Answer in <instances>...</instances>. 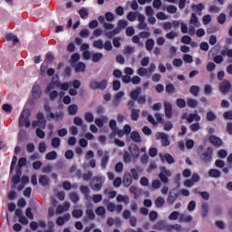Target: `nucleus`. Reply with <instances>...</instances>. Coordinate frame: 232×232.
Masks as SVG:
<instances>
[{"mask_svg":"<svg viewBox=\"0 0 232 232\" xmlns=\"http://www.w3.org/2000/svg\"><path fill=\"white\" fill-rule=\"evenodd\" d=\"M152 229H155L156 231L165 230L167 232H172L173 230L180 231L182 226L179 224L169 225L165 220H160L152 227Z\"/></svg>","mask_w":232,"mask_h":232,"instance_id":"nucleus-1","label":"nucleus"},{"mask_svg":"<svg viewBox=\"0 0 232 232\" xmlns=\"http://www.w3.org/2000/svg\"><path fill=\"white\" fill-rule=\"evenodd\" d=\"M198 155L204 164H209L213 162V148L208 147L205 152L198 150Z\"/></svg>","mask_w":232,"mask_h":232,"instance_id":"nucleus-2","label":"nucleus"},{"mask_svg":"<svg viewBox=\"0 0 232 232\" xmlns=\"http://www.w3.org/2000/svg\"><path fill=\"white\" fill-rule=\"evenodd\" d=\"M44 110L46 113V118L47 119H55V121H59V119L63 120V117H64V112L60 111V112H52V107L48 103H45L44 105Z\"/></svg>","mask_w":232,"mask_h":232,"instance_id":"nucleus-3","label":"nucleus"},{"mask_svg":"<svg viewBox=\"0 0 232 232\" xmlns=\"http://www.w3.org/2000/svg\"><path fill=\"white\" fill-rule=\"evenodd\" d=\"M18 124L20 128L25 126V128H30V110H24L20 115Z\"/></svg>","mask_w":232,"mask_h":232,"instance_id":"nucleus-4","label":"nucleus"},{"mask_svg":"<svg viewBox=\"0 0 232 232\" xmlns=\"http://www.w3.org/2000/svg\"><path fill=\"white\" fill-rule=\"evenodd\" d=\"M102 184H104L102 177L95 176L92 178L90 186L93 191H101L102 189Z\"/></svg>","mask_w":232,"mask_h":232,"instance_id":"nucleus-5","label":"nucleus"},{"mask_svg":"<svg viewBox=\"0 0 232 232\" xmlns=\"http://www.w3.org/2000/svg\"><path fill=\"white\" fill-rule=\"evenodd\" d=\"M36 119L37 121H34L32 123L33 128H41L42 130H44L46 128V120L44 119V113L43 112H38L36 114Z\"/></svg>","mask_w":232,"mask_h":232,"instance_id":"nucleus-6","label":"nucleus"},{"mask_svg":"<svg viewBox=\"0 0 232 232\" xmlns=\"http://www.w3.org/2000/svg\"><path fill=\"white\" fill-rule=\"evenodd\" d=\"M90 88L91 90H104L105 88H108V80H102L100 82L92 80L90 82Z\"/></svg>","mask_w":232,"mask_h":232,"instance_id":"nucleus-7","label":"nucleus"},{"mask_svg":"<svg viewBox=\"0 0 232 232\" xmlns=\"http://www.w3.org/2000/svg\"><path fill=\"white\" fill-rule=\"evenodd\" d=\"M171 170L166 169V167L161 168V172L160 173V180L163 182V184H168L169 182V179L168 177H171Z\"/></svg>","mask_w":232,"mask_h":232,"instance_id":"nucleus-8","label":"nucleus"},{"mask_svg":"<svg viewBox=\"0 0 232 232\" xmlns=\"http://www.w3.org/2000/svg\"><path fill=\"white\" fill-rule=\"evenodd\" d=\"M230 91H231V82L230 81H223L219 84V92H221V93L223 95H227V93H229Z\"/></svg>","mask_w":232,"mask_h":232,"instance_id":"nucleus-9","label":"nucleus"},{"mask_svg":"<svg viewBox=\"0 0 232 232\" xmlns=\"http://www.w3.org/2000/svg\"><path fill=\"white\" fill-rule=\"evenodd\" d=\"M156 137H157L158 140H161V146H163V147L169 146L170 142L168 138V134H166L164 132H158L156 134Z\"/></svg>","mask_w":232,"mask_h":232,"instance_id":"nucleus-10","label":"nucleus"},{"mask_svg":"<svg viewBox=\"0 0 232 232\" xmlns=\"http://www.w3.org/2000/svg\"><path fill=\"white\" fill-rule=\"evenodd\" d=\"M129 151L130 152L133 159H139V156L140 155V149H139L137 144H131L129 147Z\"/></svg>","mask_w":232,"mask_h":232,"instance_id":"nucleus-11","label":"nucleus"},{"mask_svg":"<svg viewBox=\"0 0 232 232\" xmlns=\"http://www.w3.org/2000/svg\"><path fill=\"white\" fill-rule=\"evenodd\" d=\"M52 84H53V86H56V88H60L63 92H68V90H70V83H68V82L61 83V82L59 80H57L54 82L52 81Z\"/></svg>","mask_w":232,"mask_h":232,"instance_id":"nucleus-12","label":"nucleus"},{"mask_svg":"<svg viewBox=\"0 0 232 232\" xmlns=\"http://www.w3.org/2000/svg\"><path fill=\"white\" fill-rule=\"evenodd\" d=\"M208 140H209L210 144L214 145L215 148H220V146H222V139H220L215 135L209 136Z\"/></svg>","mask_w":232,"mask_h":232,"instance_id":"nucleus-13","label":"nucleus"},{"mask_svg":"<svg viewBox=\"0 0 232 232\" xmlns=\"http://www.w3.org/2000/svg\"><path fill=\"white\" fill-rule=\"evenodd\" d=\"M122 182H123V186H125L126 188H130V186L133 184V179L130 172H126L124 174Z\"/></svg>","mask_w":232,"mask_h":232,"instance_id":"nucleus-14","label":"nucleus"},{"mask_svg":"<svg viewBox=\"0 0 232 232\" xmlns=\"http://www.w3.org/2000/svg\"><path fill=\"white\" fill-rule=\"evenodd\" d=\"M177 198H179V194L175 193V189H172L169 193L167 202L171 206L175 204V200H177Z\"/></svg>","mask_w":232,"mask_h":232,"instance_id":"nucleus-15","label":"nucleus"},{"mask_svg":"<svg viewBox=\"0 0 232 232\" xmlns=\"http://www.w3.org/2000/svg\"><path fill=\"white\" fill-rule=\"evenodd\" d=\"M164 108H165V115L167 119H171L173 117V106L169 102H165L164 103Z\"/></svg>","mask_w":232,"mask_h":232,"instance_id":"nucleus-16","label":"nucleus"},{"mask_svg":"<svg viewBox=\"0 0 232 232\" xmlns=\"http://www.w3.org/2000/svg\"><path fill=\"white\" fill-rule=\"evenodd\" d=\"M42 93L43 92L41 91V86L39 85L33 86L32 95L34 99H41Z\"/></svg>","mask_w":232,"mask_h":232,"instance_id":"nucleus-17","label":"nucleus"},{"mask_svg":"<svg viewBox=\"0 0 232 232\" xmlns=\"http://www.w3.org/2000/svg\"><path fill=\"white\" fill-rule=\"evenodd\" d=\"M108 162H110V152L106 151L105 155L102 157L101 160V166L102 169H106Z\"/></svg>","mask_w":232,"mask_h":232,"instance_id":"nucleus-18","label":"nucleus"},{"mask_svg":"<svg viewBox=\"0 0 232 232\" xmlns=\"http://www.w3.org/2000/svg\"><path fill=\"white\" fill-rule=\"evenodd\" d=\"M109 126L111 130H112L113 133H111L110 138L113 139L117 134V121L115 120H111L109 122Z\"/></svg>","mask_w":232,"mask_h":232,"instance_id":"nucleus-19","label":"nucleus"},{"mask_svg":"<svg viewBox=\"0 0 232 232\" xmlns=\"http://www.w3.org/2000/svg\"><path fill=\"white\" fill-rule=\"evenodd\" d=\"M80 191L84 196L85 200H90V188H88V186L82 185Z\"/></svg>","mask_w":232,"mask_h":232,"instance_id":"nucleus-20","label":"nucleus"},{"mask_svg":"<svg viewBox=\"0 0 232 232\" xmlns=\"http://www.w3.org/2000/svg\"><path fill=\"white\" fill-rule=\"evenodd\" d=\"M130 139L132 142L136 143L141 142L142 140V139L140 138V134L137 130H133L132 132H130Z\"/></svg>","mask_w":232,"mask_h":232,"instance_id":"nucleus-21","label":"nucleus"},{"mask_svg":"<svg viewBox=\"0 0 232 232\" xmlns=\"http://www.w3.org/2000/svg\"><path fill=\"white\" fill-rule=\"evenodd\" d=\"M141 92H142V89L139 86L136 87V89L130 92V98L132 99V101H137Z\"/></svg>","mask_w":232,"mask_h":232,"instance_id":"nucleus-22","label":"nucleus"},{"mask_svg":"<svg viewBox=\"0 0 232 232\" xmlns=\"http://www.w3.org/2000/svg\"><path fill=\"white\" fill-rule=\"evenodd\" d=\"M139 117H140V109H131V113H130V119L131 121H139Z\"/></svg>","mask_w":232,"mask_h":232,"instance_id":"nucleus-23","label":"nucleus"},{"mask_svg":"<svg viewBox=\"0 0 232 232\" xmlns=\"http://www.w3.org/2000/svg\"><path fill=\"white\" fill-rule=\"evenodd\" d=\"M208 175L209 177H211L212 179H219L220 177V170L217 169H211L208 171Z\"/></svg>","mask_w":232,"mask_h":232,"instance_id":"nucleus-24","label":"nucleus"},{"mask_svg":"<svg viewBox=\"0 0 232 232\" xmlns=\"http://www.w3.org/2000/svg\"><path fill=\"white\" fill-rule=\"evenodd\" d=\"M190 24H195L197 28L200 26V22H198V17L197 16V13H192L191 18H190Z\"/></svg>","mask_w":232,"mask_h":232,"instance_id":"nucleus-25","label":"nucleus"},{"mask_svg":"<svg viewBox=\"0 0 232 232\" xmlns=\"http://www.w3.org/2000/svg\"><path fill=\"white\" fill-rule=\"evenodd\" d=\"M75 72L77 73H80L81 72H86V64L84 63H82V62H79L76 64Z\"/></svg>","mask_w":232,"mask_h":232,"instance_id":"nucleus-26","label":"nucleus"},{"mask_svg":"<svg viewBox=\"0 0 232 232\" xmlns=\"http://www.w3.org/2000/svg\"><path fill=\"white\" fill-rule=\"evenodd\" d=\"M146 50L151 52L155 46V41L153 39H148L145 43Z\"/></svg>","mask_w":232,"mask_h":232,"instance_id":"nucleus-27","label":"nucleus"},{"mask_svg":"<svg viewBox=\"0 0 232 232\" xmlns=\"http://www.w3.org/2000/svg\"><path fill=\"white\" fill-rule=\"evenodd\" d=\"M208 213H209V206H208V203H204L202 205V211H201L202 218H206Z\"/></svg>","mask_w":232,"mask_h":232,"instance_id":"nucleus-28","label":"nucleus"},{"mask_svg":"<svg viewBox=\"0 0 232 232\" xmlns=\"http://www.w3.org/2000/svg\"><path fill=\"white\" fill-rule=\"evenodd\" d=\"M39 184H41V186H48V184H50V179L46 175H42L39 177Z\"/></svg>","mask_w":232,"mask_h":232,"instance_id":"nucleus-29","label":"nucleus"},{"mask_svg":"<svg viewBox=\"0 0 232 232\" xmlns=\"http://www.w3.org/2000/svg\"><path fill=\"white\" fill-rule=\"evenodd\" d=\"M189 92L194 97H198V93H200V87L197 85L190 86Z\"/></svg>","mask_w":232,"mask_h":232,"instance_id":"nucleus-30","label":"nucleus"},{"mask_svg":"<svg viewBox=\"0 0 232 232\" xmlns=\"http://www.w3.org/2000/svg\"><path fill=\"white\" fill-rule=\"evenodd\" d=\"M124 97V92H119L115 94V101L113 102V104L115 107L119 106L121 99Z\"/></svg>","mask_w":232,"mask_h":232,"instance_id":"nucleus-31","label":"nucleus"},{"mask_svg":"<svg viewBox=\"0 0 232 232\" xmlns=\"http://www.w3.org/2000/svg\"><path fill=\"white\" fill-rule=\"evenodd\" d=\"M69 115H77V111H79V107L75 104H72L68 107Z\"/></svg>","mask_w":232,"mask_h":232,"instance_id":"nucleus-32","label":"nucleus"},{"mask_svg":"<svg viewBox=\"0 0 232 232\" xmlns=\"http://www.w3.org/2000/svg\"><path fill=\"white\" fill-rule=\"evenodd\" d=\"M164 204H166V200L162 197H159L155 200V206L156 208H164Z\"/></svg>","mask_w":232,"mask_h":232,"instance_id":"nucleus-33","label":"nucleus"},{"mask_svg":"<svg viewBox=\"0 0 232 232\" xmlns=\"http://www.w3.org/2000/svg\"><path fill=\"white\" fill-rule=\"evenodd\" d=\"M187 104L188 108H197V106H198V102L195 99L188 98L187 100Z\"/></svg>","mask_w":232,"mask_h":232,"instance_id":"nucleus-34","label":"nucleus"},{"mask_svg":"<svg viewBox=\"0 0 232 232\" xmlns=\"http://www.w3.org/2000/svg\"><path fill=\"white\" fill-rule=\"evenodd\" d=\"M102 57H103L102 53H96L92 54V63H100L101 60L102 59Z\"/></svg>","mask_w":232,"mask_h":232,"instance_id":"nucleus-35","label":"nucleus"},{"mask_svg":"<svg viewBox=\"0 0 232 232\" xmlns=\"http://www.w3.org/2000/svg\"><path fill=\"white\" fill-rule=\"evenodd\" d=\"M45 159L47 160H55L57 159V151L52 150L51 152L47 153Z\"/></svg>","mask_w":232,"mask_h":232,"instance_id":"nucleus-36","label":"nucleus"},{"mask_svg":"<svg viewBox=\"0 0 232 232\" xmlns=\"http://www.w3.org/2000/svg\"><path fill=\"white\" fill-rule=\"evenodd\" d=\"M92 46L98 50H102V48H104V43L102 40H95L92 44Z\"/></svg>","mask_w":232,"mask_h":232,"instance_id":"nucleus-37","label":"nucleus"},{"mask_svg":"<svg viewBox=\"0 0 232 232\" xmlns=\"http://www.w3.org/2000/svg\"><path fill=\"white\" fill-rule=\"evenodd\" d=\"M48 62L44 61L41 67H40V73L41 75H44V73H46V71L48 70Z\"/></svg>","mask_w":232,"mask_h":232,"instance_id":"nucleus-38","label":"nucleus"},{"mask_svg":"<svg viewBox=\"0 0 232 232\" xmlns=\"http://www.w3.org/2000/svg\"><path fill=\"white\" fill-rule=\"evenodd\" d=\"M165 92L169 94L175 93V85H173V83L167 84L165 87Z\"/></svg>","mask_w":232,"mask_h":232,"instance_id":"nucleus-39","label":"nucleus"},{"mask_svg":"<svg viewBox=\"0 0 232 232\" xmlns=\"http://www.w3.org/2000/svg\"><path fill=\"white\" fill-rule=\"evenodd\" d=\"M82 215H83V212L82 209H74L72 212V216L73 217V218H81Z\"/></svg>","mask_w":232,"mask_h":232,"instance_id":"nucleus-40","label":"nucleus"},{"mask_svg":"<svg viewBox=\"0 0 232 232\" xmlns=\"http://www.w3.org/2000/svg\"><path fill=\"white\" fill-rule=\"evenodd\" d=\"M128 21H130V23H133L134 21H137V13L136 12H130L127 14Z\"/></svg>","mask_w":232,"mask_h":232,"instance_id":"nucleus-41","label":"nucleus"},{"mask_svg":"<svg viewBox=\"0 0 232 232\" xmlns=\"http://www.w3.org/2000/svg\"><path fill=\"white\" fill-rule=\"evenodd\" d=\"M164 159L168 162V164H173L175 162V159L169 153H165Z\"/></svg>","mask_w":232,"mask_h":232,"instance_id":"nucleus-42","label":"nucleus"},{"mask_svg":"<svg viewBox=\"0 0 232 232\" xmlns=\"http://www.w3.org/2000/svg\"><path fill=\"white\" fill-rule=\"evenodd\" d=\"M207 121L209 122H213V121H217V115L213 113V111L207 112Z\"/></svg>","mask_w":232,"mask_h":232,"instance_id":"nucleus-43","label":"nucleus"},{"mask_svg":"<svg viewBox=\"0 0 232 232\" xmlns=\"http://www.w3.org/2000/svg\"><path fill=\"white\" fill-rule=\"evenodd\" d=\"M176 104L178 106V108H186V100L182 99V98H179L177 101H176Z\"/></svg>","mask_w":232,"mask_h":232,"instance_id":"nucleus-44","label":"nucleus"},{"mask_svg":"<svg viewBox=\"0 0 232 232\" xmlns=\"http://www.w3.org/2000/svg\"><path fill=\"white\" fill-rule=\"evenodd\" d=\"M138 75H140V77H144V75H150V72H148V69L140 67L138 69Z\"/></svg>","mask_w":232,"mask_h":232,"instance_id":"nucleus-45","label":"nucleus"},{"mask_svg":"<svg viewBox=\"0 0 232 232\" xmlns=\"http://www.w3.org/2000/svg\"><path fill=\"white\" fill-rule=\"evenodd\" d=\"M149 218L150 222H154V220H157V218H159V214L155 210L150 211L149 214Z\"/></svg>","mask_w":232,"mask_h":232,"instance_id":"nucleus-46","label":"nucleus"},{"mask_svg":"<svg viewBox=\"0 0 232 232\" xmlns=\"http://www.w3.org/2000/svg\"><path fill=\"white\" fill-rule=\"evenodd\" d=\"M125 34L128 37H131V35H135V28H133V26L127 27Z\"/></svg>","mask_w":232,"mask_h":232,"instance_id":"nucleus-47","label":"nucleus"},{"mask_svg":"<svg viewBox=\"0 0 232 232\" xmlns=\"http://www.w3.org/2000/svg\"><path fill=\"white\" fill-rule=\"evenodd\" d=\"M70 199L72 200V202H73L74 204H77L78 200H79V194H77V192H72L70 194Z\"/></svg>","mask_w":232,"mask_h":232,"instance_id":"nucleus-48","label":"nucleus"},{"mask_svg":"<svg viewBox=\"0 0 232 232\" xmlns=\"http://www.w3.org/2000/svg\"><path fill=\"white\" fill-rule=\"evenodd\" d=\"M123 160H124L125 164H130V162H131V155L130 154V152H128V151L124 152Z\"/></svg>","mask_w":232,"mask_h":232,"instance_id":"nucleus-49","label":"nucleus"},{"mask_svg":"<svg viewBox=\"0 0 232 232\" xmlns=\"http://www.w3.org/2000/svg\"><path fill=\"white\" fill-rule=\"evenodd\" d=\"M105 19L106 21H109V23H111V21H115V14L111 12H107L105 14Z\"/></svg>","mask_w":232,"mask_h":232,"instance_id":"nucleus-50","label":"nucleus"},{"mask_svg":"<svg viewBox=\"0 0 232 232\" xmlns=\"http://www.w3.org/2000/svg\"><path fill=\"white\" fill-rule=\"evenodd\" d=\"M135 52V47L126 46L124 49V55H131Z\"/></svg>","mask_w":232,"mask_h":232,"instance_id":"nucleus-51","label":"nucleus"},{"mask_svg":"<svg viewBox=\"0 0 232 232\" xmlns=\"http://www.w3.org/2000/svg\"><path fill=\"white\" fill-rule=\"evenodd\" d=\"M103 48L107 52H111V50H113V45H111V41H109V40L105 41L103 44Z\"/></svg>","mask_w":232,"mask_h":232,"instance_id":"nucleus-52","label":"nucleus"},{"mask_svg":"<svg viewBox=\"0 0 232 232\" xmlns=\"http://www.w3.org/2000/svg\"><path fill=\"white\" fill-rule=\"evenodd\" d=\"M53 148H59L61 146V139L53 138L51 142Z\"/></svg>","mask_w":232,"mask_h":232,"instance_id":"nucleus-53","label":"nucleus"},{"mask_svg":"<svg viewBox=\"0 0 232 232\" xmlns=\"http://www.w3.org/2000/svg\"><path fill=\"white\" fill-rule=\"evenodd\" d=\"M92 177H93V172L92 170H89L88 173H84L82 175V180H92Z\"/></svg>","mask_w":232,"mask_h":232,"instance_id":"nucleus-54","label":"nucleus"},{"mask_svg":"<svg viewBox=\"0 0 232 232\" xmlns=\"http://www.w3.org/2000/svg\"><path fill=\"white\" fill-rule=\"evenodd\" d=\"M112 88L114 92H119L121 90V81L115 80L112 82Z\"/></svg>","mask_w":232,"mask_h":232,"instance_id":"nucleus-55","label":"nucleus"},{"mask_svg":"<svg viewBox=\"0 0 232 232\" xmlns=\"http://www.w3.org/2000/svg\"><path fill=\"white\" fill-rule=\"evenodd\" d=\"M96 215L103 217V215H106V208H104V207H99L96 208Z\"/></svg>","mask_w":232,"mask_h":232,"instance_id":"nucleus-56","label":"nucleus"},{"mask_svg":"<svg viewBox=\"0 0 232 232\" xmlns=\"http://www.w3.org/2000/svg\"><path fill=\"white\" fill-rule=\"evenodd\" d=\"M226 14L221 13L218 16V23L219 24H224V23H226Z\"/></svg>","mask_w":232,"mask_h":232,"instance_id":"nucleus-57","label":"nucleus"},{"mask_svg":"<svg viewBox=\"0 0 232 232\" xmlns=\"http://www.w3.org/2000/svg\"><path fill=\"white\" fill-rule=\"evenodd\" d=\"M86 215L89 220H95V213L93 212L92 209H87Z\"/></svg>","mask_w":232,"mask_h":232,"instance_id":"nucleus-58","label":"nucleus"},{"mask_svg":"<svg viewBox=\"0 0 232 232\" xmlns=\"http://www.w3.org/2000/svg\"><path fill=\"white\" fill-rule=\"evenodd\" d=\"M179 217H180V212L174 211L169 216V220H177Z\"/></svg>","mask_w":232,"mask_h":232,"instance_id":"nucleus-59","label":"nucleus"},{"mask_svg":"<svg viewBox=\"0 0 232 232\" xmlns=\"http://www.w3.org/2000/svg\"><path fill=\"white\" fill-rule=\"evenodd\" d=\"M126 26H128V21H126V20H120V21L118 22V27H119L121 30L126 28Z\"/></svg>","mask_w":232,"mask_h":232,"instance_id":"nucleus-60","label":"nucleus"},{"mask_svg":"<svg viewBox=\"0 0 232 232\" xmlns=\"http://www.w3.org/2000/svg\"><path fill=\"white\" fill-rule=\"evenodd\" d=\"M36 136L39 138V139H44V137H46V133L41 130V129H36Z\"/></svg>","mask_w":232,"mask_h":232,"instance_id":"nucleus-61","label":"nucleus"},{"mask_svg":"<svg viewBox=\"0 0 232 232\" xmlns=\"http://www.w3.org/2000/svg\"><path fill=\"white\" fill-rule=\"evenodd\" d=\"M223 117L226 121H232V111H225Z\"/></svg>","mask_w":232,"mask_h":232,"instance_id":"nucleus-62","label":"nucleus"},{"mask_svg":"<svg viewBox=\"0 0 232 232\" xmlns=\"http://www.w3.org/2000/svg\"><path fill=\"white\" fill-rule=\"evenodd\" d=\"M93 113H92V112H86L85 113V121H87V122H93Z\"/></svg>","mask_w":232,"mask_h":232,"instance_id":"nucleus-63","label":"nucleus"},{"mask_svg":"<svg viewBox=\"0 0 232 232\" xmlns=\"http://www.w3.org/2000/svg\"><path fill=\"white\" fill-rule=\"evenodd\" d=\"M183 44H191V38L188 35H184L181 38Z\"/></svg>","mask_w":232,"mask_h":232,"instance_id":"nucleus-64","label":"nucleus"}]
</instances>
